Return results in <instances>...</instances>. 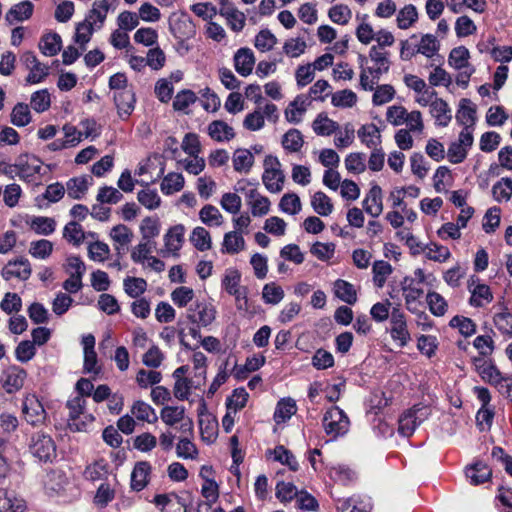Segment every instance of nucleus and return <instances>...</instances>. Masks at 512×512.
<instances>
[{
  "label": "nucleus",
  "mask_w": 512,
  "mask_h": 512,
  "mask_svg": "<svg viewBox=\"0 0 512 512\" xmlns=\"http://www.w3.org/2000/svg\"><path fill=\"white\" fill-rule=\"evenodd\" d=\"M418 19V12L414 5L408 4L404 6L397 14V26L406 30L410 28Z\"/></svg>",
  "instance_id": "obj_54"
},
{
  "label": "nucleus",
  "mask_w": 512,
  "mask_h": 512,
  "mask_svg": "<svg viewBox=\"0 0 512 512\" xmlns=\"http://www.w3.org/2000/svg\"><path fill=\"white\" fill-rule=\"evenodd\" d=\"M392 271V266L388 262L383 260L375 261L372 267L374 284L378 288H382Z\"/></svg>",
  "instance_id": "obj_59"
},
{
  "label": "nucleus",
  "mask_w": 512,
  "mask_h": 512,
  "mask_svg": "<svg viewBox=\"0 0 512 512\" xmlns=\"http://www.w3.org/2000/svg\"><path fill=\"white\" fill-rule=\"evenodd\" d=\"M491 469L482 461H477L465 468V476L471 485H480L490 479Z\"/></svg>",
  "instance_id": "obj_23"
},
{
  "label": "nucleus",
  "mask_w": 512,
  "mask_h": 512,
  "mask_svg": "<svg viewBox=\"0 0 512 512\" xmlns=\"http://www.w3.org/2000/svg\"><path fill=\"white\" fill-rule=\"evenodd\" d=\"M31 265L28 259L19 258L9 261L2 269L1 275L5 280L18 278L20 280H27L31 275Z\"/></svg>",
  "instance_id": "obj_15"
},
{
  "label": "nucleus",
  "mask_w": 512,
  "mask_h": 512,
  "mask_svg": "<svg viewBox=\"0 0 512 512\" xmlns=\"http://www.w3.org/2000/svg\"><path fill=\"white\" fill-rule=\"evenodd\" d=\"M185 227L182 224H177L171 227L164 235L165 249L161 251L163 257L168 255L178 256L184 242Z\"/></svg>",
  "instance_id": "obj_14"
},
{
  "label": "nucleus",
  "mask_w": 512,
  "mask_h": 512,
  "mask_svg": "<svg viewBox=\"0 0 512 512\" xmlns=\"http://www.w3.org/2000/svg\"><path fill=\"white\" fill-rule=\"evenodd\" d=\"M357 102V95L349 89H344L332 94L331 103L335 107L350 108Z\"/></svg>",
  "instance_id": "obj_64"
},
{
  "label": "nucleus",
  "mask_w": 512,
  "mask_h": 512,
  "mask_svg": "<svg viewBox=\"0 0 512 512\" xmlns=\"http://www.w3.org/2000/svg\"><path fill=\"white\" fill-rule=\"evenodd\" d=\"M337 509L339 512H370L371 505L368 499L353 496L338 499Z\"/></svg>",
  "instance_id": "obj_29"
},
{
  "label": "nucleus",
  "mask_w": 512,
  "mask_h": 512,
  "mask_svg": "<svg viewBox=\"0 0 512 512\" xmlns=\"http://www.w3.org/2000/svg\"><path fill=\"white\" fill-rule=\"evenodd\" d=\"M31 122L29 106L25 103H17L11 112V123L17 127H24Z\"/></svg>",
  "instance_id": "obj_60"
},
{
  "label": "nucleus",
  "mask_w": 512,
  "mask_h": 512,
  "mask_svg": "<svg viewBox=\"0 0 512 512\" xmlns=\"http://www.w3.org/2000/svg\"><path fill=\"white\" fill-rule=\"evenodd\" d=\"M15 451L14 445L5 438H0V483H2L10 471L9 457Z\"/></svg>",
  "instance_id": "obj_38"
},
{
  "label": "nucleus",
  "mask_w": 512,
  "mask_h": 512,
  "mask_svg": "<svg viewBox=\"0 0 512 512\" xmlns=\"http://www.w3.org/2000/svg\"><path fill=\"white\" fill-rule=\"evenodd\" d=\"M216 309L212 304L196 303L187 311V318L198 328L209 326L216 318Z\"/></svg>",
  "instance_id": "obj_12"
},
{
  "label": "nucleus",
  "mask_w": 512,
  "mask_h": 512,
  "mask_svg": "<svg viewBox=\"0 0 512 512\" xmlns=\"http://www.w3.org/2000/svg\"><path fill=\"white\" fill-rule=\"evenodd\" d=\"M219 15L226 19L227 25L235 32L241 31L245 26V15L231 5L221 7Z\"/></svg>",
  "instance_id": "obj_32"
},
{
  "label": "nucleus",
  "mask_w": 512,
  "mask_h": 512,
  "mask_svg": "<svg viewBox=\"0 0 512 512\" xmlns=\"http://www.w3.org/2000/svg\"><path fill=\"white\" fill-rule=\"evenodd\" d=\"M31 107L37 113L47 111L51 106V97L47 89H41L31 95Z\"/></svg>",
  "instance_id": "obj_62"
},
{
  "label": "nucleus",
  "mask_w": 512,
  "mask_h": 512,
  "mask_svg": "<svg viewBox=\"0 0 512 512\" xmlns=\"http://www.w3.org/2000/svg\"><path fill=\"white\" fill-rule=\"evenodd\" d=\"M118 0H95L92 8L86 16V20L100 29L110 10L114 11L117 7Z\"/></svg>",
  "instance_id": "obj_13"
},
{
  "label": "nucleus",
  "mask_w": 512,
  "mask_h": 512,
  "mask_svg": "<svg viewBox=\"0 0 512 512\" xmlns=\"http://www.w3.org/2000/svg\"><path fill=\"white\" fill-rule=\"evenodd\" d=\"M131 413L138 420L147 421L148 423H154L158 419L155 410L148 403L140 400L133 404Z\"/></svg>",
  "instance_id": "obj_52"
},
{
  "label": "nucleus",
  "mask_w": 512,
  "mask_h": 512,
  "mask_svg": "<svg viewBox=\"0 0 512 512\" xmlns=\"http://www.w3.org/2000/svg\"><path fill=\"white\" fill-rule=\"evenodd\" d=\"M68 480L62 471H52L47 475L45 480V489L48 493H60L65 489Z\"/></svg>",
  "instance_id": "obj_51"
},
{
  "label": "nucleus",
  "mask_w": 512,
  "mask_h": 512,
  "mask_svg": "<svg viewBox=\"0 0 512 512\" xmlns=\"http://www.w3.org/2000/svg\"><path fill=\"white\" fill-rule=\"evenodd\" d=\"M110 237L115 242V250L122 255L133 239V232L126 225L118 224L111 229Z\"/></svg>",
  "instance_id": "obj_25"
},
{
  "label": "nucleus",
  "mask_w": 512,
  "mask_h": 512,
  "mask_svg": "<svg viewBox=\"0 0 512 512\" xmlns=\"http://www.w3.org/2000/svg\"><path fill=\"white\" fill-rule=\"evenodd\" d=\"M108 475V464L104 460H98L88 465L84 471L85 479L95 482L104 480Z\"/></svg>",
  "instance_id": "obj_57"
},
{
  "label": "nucleus",
  "mask_w": 512,
  "mask_h": 512,
  "mask_svg": "<svg viewBox=\"0 0 512 512\" xmlns=\"http://www.w3.org/2000/svg\"><path fill=\"white\" fill-rule=\"evenodd\" d=\"M34 5L31 1L25 0L13 5L6 14V20L12 24L13 22H21L32 16Z\"/></svg>",
  "instance_id": "obj_33"
},
{
  "label": "nucleus",
  "mask_w": 512,
  "mask_h": 512,
  "mask_svg": "<svg viewBox=\"0 0 512 512\" xmlns=\"http://www.w3.org/2000/svg\"><path fill=\"white\" fill-rule=\"evenodd\" d=\"M264 172L262 182L270 193H279L282 191L285 181L284 172L281 169V163L276 156L267 155L263 162Z\"/></svg>",
  "instance_id": "obj_3"
},
{
  "label": "nucleus",
  "mask_w": 512,
  "mask_h": 512,
  "mask_svg": "<svg viewBox=\"0 0 512 512\" xmlns=\"http://www.w3.org/2000/svg\"><path fill=\"white\" fill-rule=\"evenodd\" d=\"M456 121L463 126V130L469 129L473 134L476 122V109L469 99H461L456 113Z\"/></svg>",
  "instance_id": "obj_20"
},
{
  "label": "nucleus",
  "mask_w": 512,
  "mask_h": 512,
  "mask_svg": "<svg viewBox=\"0 0 512 512\" xmlns=\"http://www.w3.org/2000/svg\"><path fill=\"white\" fill-rule=\"evenodd\" d=\"M297 411L296 402L292 398H283L278 401L273 418L280 424L289 420Z\"/></svg>",
  "instance_id": "obj_36"
},
{
  "label": "nucleus",
  "mask_w": 512,
  "mask_h": 512,
  "mask_svg": "<svg viewBox=\"0 0 512 512\" xmlns=\"http://www.w3.org/2000/svg\"><path fill=\"white\" fill-rule=\"evenodd\" d=\"M357 135L361 143L370 149L381 145V132L373 123L362 125Z\"/></svg>",
  "instance_id": "obj_28"
},
{
  "label": "nucleus",
  "mask_w": 512,
  "mask_h": 512,
  "mask_svg": "<svg viewBox=\"0 0 512 512\" xmlns=\"http://www.w3.org/2000/svg\"><path fill=\"white\" fill-rule=\"evenodd\" d=\"M241 272L234 267L227 268L221 279V288L228 295L235 294L243 286L241 285Z\"/></svg>",
  "instance_id": "obj_31"
},
{
  "label": "nucleus",
  "mask_w": 512,
  "mask_h": 512,
  "mask_svg": "<svg viewBox=\"0 0 512 512\" xmlns=\"http://www.w3.org/2000/svg\"><path fill=\"white\" fill-rule=\"evenodd\" d=\"M30 227L38 235L49 236L56 229V221L50 217L36 216L32 218Z\"/></svg>",
  "instance_id": "obj_45"
},
{
  "label": "nucleus",
  "mask_w": 512,
  "mask_h": 512,
  "mask_svg": "<svg viewBox=\"0 0 512 512\" xmlns=\"http://www.w3.org/2000/svg\"><path fill=\"white\" fill-rule=\"evenodd\" d=\"M247 204L254 217H262L270 211V200L259 193L256 188H251L246 193Z\"/></svg>",
  "instance_id": "obj_18"
},
{
  "label": "nucleus",
  "mask_w": 512,
  "mask_h": 512,
  "mask_svg": "<svg viewBox=\"0 0 512 512\" xmlns=\"http://www.w3.org/2000/svg\"><path fill=\"white\" fill-rule=\"evenodd\" d=\"M390 336L399 347H405L411 340V335L408 330L406 316L399 308L394 307L390 315Z\"/></svg>",
  "instance_id": "obj_9"
},
{
  "label": "nucleus",
  "mask_w": 512,
  "mask_h": 512,
  "mask_svg": "<svg viewBox=\"0 0 512 512\" xmlns=\"http://www.w3.org/2000/svg\"><path fill=\"white\" fill-rule=\"evenodd\" d=\"M279 209L286 214L296 215L301 210V201L297 194L286 193L279 202Z\"/></svg>",
  "instance_id": "obj_63"
},
{
  "label": "nucleus",
  "mask_w": 512,
  "mask_h": 512,
  "mask_svg": "<svg viewBox=\"0 0 512 512\" xmlns=\"http://www.w3.org/2000/svg\"><path fill=\"white\" fill-rule=\"evenodd\" d=\"M18 177L21 180L30 182L40 174L42 170L41 161L35 156L22 155L17 159Z\"/></svg>",
  "instance_id": "obj_16"
},
{
  "label": "nucleus",
  "mask_w": 512,
  "mask_h": 512,
  "mask_svg": "<svg viewBox=\"0 0 512 512\" xmlns=\"http://www.w3.org/2000/svg\"><path fill=\"white\" fill-rule=\"evenodd\" d=\"M363 208L365 212L372 217H378L383 211L382 190L378 185L370 188L368 194L363 200Z\"/></svg>",
  "instance_id": "obj_24"
},
{
  "label": "nucleus",
  "mask_w": 512,
  "mask_h": 512,
  "mask_svg": "<svg viewBox=\"0 0 512 512\" xmlns=\"http://www.w3.org/2000/svg\"><path fill=\"white\" fill-rule=\"evenodd\" d=\"M27 378V372L24 368L11 365L3 370L0 376V383L8 394H14L20 391Z\"/></svg>",
  "instance_id": "obj_10"
},
{
  "label": "nucleus",
  "mask_w": 512,
  "mask_h": 512,
  "mask_svg": "<svg viewBox=\"0 0 512 512\" xmlns=\"http://www.w3.org/2000/svg\"><path fill=\"white\" fill-rule=\"evenodd\" d=\"M233 168L238 173L250 172L254 164L253 153L245 148L236 149L232 156Z\"/></svg>",
  "instance_id": "obj_30"
},
{
  "label": "nucleus",
  "mask_w": 512,
  "mask_h": 512,
  "mask_svg": "<svg viewBox=\"0 0 512 512\" xmlns=\"http://www.w3.org/2000/svg\"><path fill=\"white\" fill-rule=\"evenodd\" d=\"M151 473V465L146 461L135 464L131 473V489L134 491H142L149 483Z\"/></svg>",
  "instance_id": "obj_22"
},
{
  "label": "nucleus",
  "mask_w": 512,
  "mask_h": 512,
  "mask_svg": "<svg viewBox=\"0 0 512 512\" xmlns=\"http://www.w3.org/2000/svg\"><path fill=\"white\" fill-rule=\"evenodd\" d=\"M68 197L72 199H81L88 190V180L86 177H74L67 181L66 188Z\"/></svg>",
  "instance_id": "obj_49"
},
{
  "label": "nucleus",
  "mask_w": 512,
  "mask_h": 512,
  "mask_svg": "<svg viewBox=\"0 0 512 512\" xmlns=\"http://www.w3.org/2000/svg\"><path fill=\"white\" fill-rule=\"evenodd\" d=\"M469 50L464 46L453 48L449 54L448 63L456 70L469 68Z\"/></svg>",
  "instance_id": "obj_50"
},
{
  "label": "nucleus",
  "mask_w": 512,
  "mask_h": 512,
  "mask_svg": "<svg viewBox=\"0 0 512 512\" xmlns=\"http://www.w3.org/2000/svg\"><path fill=\"white\" fill-rule=\"evenodd\" d=\"M350 424L348 415L339 406H331L323 414L322 427L328 441H336L347 435Z\"/></svg>",
  "instance_id": "obj_1"
},
{
  "label": "nucleus",
  "mask_w": 512,
  "mask_h": 512,
  "mask_svg": "<svg viewBox=\"0 0 512 512\" xmlns=\"http://www.w3.org/2000/svg\"><path fill=\"white\" fill-rule=\"evenodd\" d=\"M29 452L40 462H52L56 456V444L51 435L37 431L30 436L28 442Z\"/></svg>",
  "instance_id": "obj_2"
},
{
  "label": "nucleus",
  "mask_w": 512,
  "mask_h": 512,
  "mask_svg": "<svg viewBox=\"0 0 512 512\" xmlns=\"http://www.w3.org/2000/svg\"><path fill=\"white\" fill-rule=\"evenodd\" d=\"M467 289L470 293L468 303L471 307H485L494 299L491 288L487 284L483 283L476 275H471L468 278Z\"/></svg>",
  "instance_id": "obj_5"
},
{
  "label": "nucleus",
  "mask_w": 512,
  "mask_h": 512,
  "mask_svg": "<svg viewBox=\"0 0 512 512\" xmlns=\"http://www.w3.org/2000/svg\"><path fill=\"white\" fill-rule=\"evenodd\" d=\"M22 411L26 422L32 426H41L47 421V412L35 394H28L24 398Z\"/></svg>",
  "instance_id": "obj_7"
},
{
  "label": "nucleus",
  "mask_w": 512,
  "mask_h": 512,
  "mask_svg": "<svg viewBox=\"0 0 512 512\" xmlns=\"http://www.w3.org/2000/svg\"><path fill=\"white\" fill-rule=\"evenodd\" d=\"M255 57L251 49L240 48L234 55V67L238 74L246 77L251 74Z\"/></svg>",
  "instance_id": "obj_21"
},
{
  "label": "nucleus",
  "mask_w": 512,
  "mask_h": 512,
  "mask_svg": "<svg viewBox=\"0 0 512 512\" xmlns=\"http://www.w3.org/2000/svg\"><path fill=\"white\" fill-rule=\"evenodd\" d=\"M245 247V240L241 233L231 231L224 235L222 243V251L228 254H236Z\"/></svg>",
  "instance_id": "obj_41"
},
{
  "label": "nucleus",
  "mask_w": 512,
  "mask_h": 512,
  "mask_svg": "<svg viewBox=\"0 0 512 512\" xmlns=\"http://www.w3.org/2000/svg\"><path fill=\"white\" fill-rule=\"evenodd\" d=\"M431 414L428 406L415 405L405 411L398 421V432L404 437L413 435L417 427L422 424Z\"/></svg>",
  "instance_id": "obj_4"
},
{
  "label": "nucleus",
  "mask_w": 512,
  "mask_h": 512,
  "mask_svg": "<svg viewBox=\"0 0 512 512\" xmlns=\"http://www.w3.org/2000/svg\"><path fill=\"white\" fill-rule=\"evenodd\" d=\"M334 293L336 297L347 304H354L357 301V293L354 285L346 280L338 279L334 283Z\"/></svg>",
  "instance_id": "obj_37"
},
{
  "label": "nucleus",
  "mask_w": 512,
  "mask_h": 512,
  "mask_svg": "<svg viewBox=\"0 0 512 512\" xmlns=\"http://www.w3.org/2000/svg\"><path fill=\"white\" fill-rule=\"evenodd\" d=\"M492 193L497 202L509 201L512 196V179L509 177L502 178L494 184Z\"/></svg>",
  "instance_id": "obj_61"
},
{
  "label": "nucleus",
  "mask_w": 512,
  "mask_h": 512,
  "mask_svg": "<svg viewBox=\"0 0 512 512\" xmlns=\"http://www.w3.org/2000/svg\"><path fill=\"white\" fill-rule=\"evenodd\" d=\"M417 46L419 54L427 58H433L440 49V42L437 37L433 34H422L417 39Z\"/></svg>",
  "instance_id": "obj_34"
},
{
  "label": "nucleus",
  "mask_w": 512,
  "mask_h": 512,
  "mask_svg": "<svg viewBox=\"0 0 512 512\" xmlns=\"http://www.w3.org/2000/svg\"><path fill=\"white\" fill-rule=\"evenodd\" d=\"M313 130L317 135L329 136L339 129V124L324 114H319L313 121Z\"/></svg>",
  "instance_id": "obj_48"
},
{
  "label": "nucleus",
  "mask_w": 512,
  "mask_h": 512,
  "mask_svg": "<svg viewBox=\"0 0 512 512\" xmlns=\"http://www.w3.org/2000/svg\"><path fill=\"white\" fill-rule=\"evenodd\" d=\"M184 177L181 173L170 172L162 180L160 189L164 195H172L184 187Z\"/></svg>",
  "instance_id": "obj_39"
},
{
  "label": "nucleus",
  "mask_w": 512,
  "mask_h": 512,
  "mask_svg": "<svg viewBox=\"0 0 512 512\" xmlns=\"http://www.w3.org/2000/svg\"><path fill=\"white\" fill-rule=\"evenodd\" d=\"M190 242L199 251H207L212 246V240L209 231L204 227H195L190 235Z\"/></svg>",
  "instance_id": "obj_43"
},
{
  "label": "nucleus",
  "mask_w": 512,
  "mask_h": 512,
  "mask_svg": "<svg viewBox=\"0 0 512 512\" xmlns=\"http://www.w3.org/2000/svg\"><path fill=\"white\" fill-rule=\"evenodd\" d=\"M114 103L117 108L118 116L126 120L134 111L136 104L135 92L130 89L114 93Z\"/></svg>",
  "instance_id": "obj_17"
},
{
  "label": "nucleus",
  "mask_w": 512,
  "mask_h": 512,
  "mask_svg": "<svg viewBox=\"0 0 512 512\" xmlns=\"http://www.w3.org/2000/svg\"><path fill=\"white\" fill-rule=\"evenodd\" d=\"M62 40L59 34L44 35L39 43V49L45 56H55L61 50Z\"/></svg>",
  "instance_id": "obj_40"
},
{
  "label": "nucleus",
  "mask_w": 512,
  "mask_h": 512,
  "mask_svg": "<svg viewBox=\"0 0 512 512\" xmlns=\"http://www.w3.org/2000/svg\"><path fill=\"white\" fill-rule=\"evenodd\" d=\"M284 290L275 282L266 283L262 289V299L264 303L270 305L279 304L284 298Z\"/></svg>",
  "instance_id": "obj_53"
},
{
  "label": "nucleus",
  "mask_w": 512,
  "mask_h": 512,
  "mask_svg": "<svg viewBox=\"0 0 512 512\" xmlns=\"http://www.w3.org/2000/svg\"><path fill=\"white\" fill-rule=\"evenodd\" d=\"M199 219L207 226H221L224 218L217 207L211 204L204 205L199 211Z\"/></svg>",
  "instance_id": "obj_42"
},
{
  "label": "nucleus",
  "mask_w": 512,
  "mask_h": 512,
  "mask_svg": "<svg viewBox=\"0 0 512 512\" xmlns=\"http://www.w3.org/2000/svg\"><path fill=\"white\" fill-rule=\"evenodd\" d=\"M473 142L474 137L470 130H462L459 133L458 139L451 142L448 147L446 154L448 161L452 164L462 163L466 159Z\"/></svg>",
  "instance_id": "obj_8"
},
{
  "label": "nucleus",
  "mask_w": 512,
  "mask_h": 512,
  "mask_svg": "<svg viewBox=\"0 0 512 512\" xmlns=\"http://www.w3.org/2000/svg\"><path fill=\"white\" fill-rule=\"evenodd\" d=\"M208 135L216 142H229L235 137L233 127L223 120H214L207 127Z\"/></svg>",
  "instance_id": "obj_26"
},
{
  "label": "nucleus",
  "mask_w": 512,
  "mask_h": 512,
  "mask_svg": "<svg viewBox=\"0 0 512 512\" xmlns=\"http://www.w3.org/2000/svg\"><path fill=\"white\" fill-rule=\"evenodd\" d=\"M24 499L9 494L5 490L0 491V512H25Z\"/></svg>",
  "instance_id": "obj_35"
},
{
  "label": "nucleus",
  "mask_w": 512,
  "mask_h": 512,
  "mask_svg": "<svg viewBox=\"0 0 512 512\" xmlns=\"http://www.w3.org/2000/svg\"><path fill=\"white\" fill-rule=\"evenodd\" d=\"M86 399L82 396H75L66 403L68 409L69 425L75 426L77 431H81L86 421L92 422L94 417L86 411Z\"/></svg>",
  "instance_id": "obj_6"
},
{
  "label": "nucleus",
  "mask_w": 512,
  "mask_h": 512,
  "mask_svg": "<svg viewBox=\"0 0 512 512\" xmlns=\"http://www.w3.org/2000/svg\"><path fill=\"white\" fill-rule=\"evenodd\" d=\"M430 113L434 117L437 126L446 127L452 119L451 109L448 104L440 98H436L431 102Z\"/></svg>",
  "instance_id": "obj_27"
},
{
  "label": "nucleus",
  "mask_w": 512,
  "mask_h": 512,
  "mask_svg": "<svg viewBox=\"0 0 512 512\" xmlns=\"http://www.w3.org/2000/svg\"><path fill=\"white\" fill-rule=\"evenodd\" d=\"M311 206L320 216H328L333 211L331 199L322 191L314 193L311 198Z\"/></svg>",
  "instance_id": "obj_47"
},
{
  "label": "nucleus",
  "mask_w": 512,
  "mask_h": 512,
  "mask_svg": "<svg viewBox=\"0 0 512 512\" xmlns=\"http://www.w3.org/2000/svg\"><path fill=\"white\" fill-rule=\"evenodd\" d=\"M426 302L430 312L436 317H441L447 312L448 303L438 292L429 291L426 295Z\"/></svg>",
  "instance_id": "obj_46"
},
{
  "label": "nucleus",
  "mask_w": 512,
  "mask_h": 512,
  "mask_svg": "<svg viewBox=\"0 0 512 512\" xmlns=\"http://www.w3.org/2000/svg\"><path fill=\"white\" fill-rule=\"evenodd\" d=\"M475 366L482 380L490 385L498 384V381L503 377L492 359L476 358Z\"/></svg>",
  "instance_id": "obj_19"
},
{
  "label": "nucleus",
  "mask_w": 512,
  "mask_h": 512,
  "mask_svg": "<svg viewBox=\"0 0 512 512\" xmlns=\"http://www.w3.org/2000/svg\"><path fill=\"white\" fill-rule=\"evenodd\" d=\"M303 144V135L298 129H289L283 135L282 146L289 153L299 152Z\"/></svg>",
  "instance_id": "obj_44"
},
{
  "label": "nucleus",
  "mask_w": 512,
  "mask_h": 512,
  "mask_svg": "<svg viewBox=\"0 0 512 512\" xmlns=\"http://www.w3.org/2000/svg\"><path fill=\"white\" fill-rule=\"evenodd\" d=\"M425 257L429 260L443 263L446 262L450 257V250L443 245L431 242L425 246Z\"/></svg>",
  "instance_id": "obj_56"
},
{
  "label": "nucleus",
  "mask_w": 512,
  "mask_h": 512,
  "mask_svg": "<svg viewBox=\"0 0 512 512\" xmlns=\"http://www.w3.org/2000/svg\"><path fill=\"white\" fill-rule=\"evenodd\" d=\"M125 293L131 298H138L147 289V282L143 278L126 277L123 281Z\"/></svg>",
  "instance_id": "obj_55"
},
{
  "label": "nucleus",
  "mask_w": 512,
  "mask_h": 512,
  "mask_svg": "<svg viewBox=\"0 0 512 512\" xmlns=\"http://www.w3.org/2000/svg\"><path fill=\"white\" fill-rule=\"evenodd\" d=\"M53 252V243L46 239L32 241L29 247V253L36 259H47Z\"/></svg>",
  "instance_id": "obj_58"
},
{
  "label": "nucleus",
  "mask_w": 512,
  "mask_h": 512,
  "mask_svg": "<svg viewBox=\"0 0 512 512\" xmlns=\"http://www.w3.org/2000/svg\"><path fill=\"white\" fill-rule=\"evenodd\" d=\"M401 289L407 310L413 314H417L419 312V301L424 294V290L420 287V284L417 283L416 279L410 276L404 277L401 282Z\"/></svg>",
  "instance_id": "obj_11"
}]
</instances>
